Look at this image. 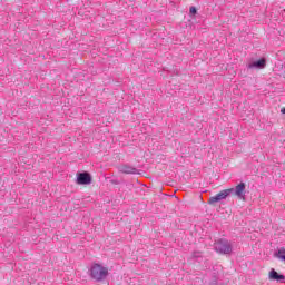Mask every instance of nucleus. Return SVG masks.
<instances>
[{"label":"nucleus","mask_w":285,"mask_h":285,"mask_svg":"<svg viewBox=\"0 0 285 285\" xmlns=\"http://www.w3.org/2000/svg\"><path fill=\"white\" fill-rule=\"evenodd\" d=\"M90 275L96 282H104V279L108 277V268L100 264H94L90 268Z\"/></svg>","instance_id":"1"},{"label":"nucleus","mask_w":285,"mask_h":285,"mask_svg":"<svg viewBox=\"0 0 285 285\" xmlns=\"http://www.w3.org/2000/svg\"><path fill=\"white\" fill-rule=\"evenodd\" d=\"M214 248L216 253H220V255H230L233 253V246L227 239H219L214 244Z\"/></svg>","instance_id":"2"},{"label":"nucleus","mask_w":285,"mask_h":285,"mask_svg":"<svg viewBox=\"0 0 285 285\" xmlns=\"http://www.w3.org/2000/svg\"><path fill=\"white\" fill-rule=\"evenodd\" d=\"M233 190H235V189L230 188V189L222 190L216 196L210 197L208 204H217V202H222L223 199H226V197H228V195H230V193H233Z\"/></svg>","instance_id":"3"},{"label":"nucleus","mask_w":285,"mask_h":285,"mask_svg":"<svg viewBox=\"0 0 285 285\" xmlns=\"http://www.w3.org/2000/svg\"><path fill=\"white\" fill-rule=\"evenodd\" d=\"M77 184L80 186H87L88 184H92V177L88 173H80L77 176Z\"/></svg>","instance_id":"4"},{"label":"nucleus","mask_w":285,"mask_h":285,"mask_svg":"<svg viewBox=\"0 0 285 285\" xmlns=\"http://www.w3.org/2000/svg\"><path fill=\"white\" fill-rule=\"evenodd\" d=\"M233 193H235L238 199H246V184L244 183L238 184L233 190Z\"/></svg>","instance_id":"5"},{"label":"nucleus","mask_w":285,"mask_h":285,"mask_svg":"<svg viewBox=\"0 0 285 285\" xmlns=\"http://www.w3.org/2000/svg\"><path fill=\"white\" fill-rule=\"evenodd\" d=\"M247 68H248V70H253V69L264 70V68H266V59L262 58L257 61H254V62L247 65Z\"/></svg>","instance_id":"6"},{"label":"nucleus","mask_w":285,"mask_h":285,"mask_svg":"<svg viewBox=\"0 0 285 285\" xmlns=\"http://www.w3.org/2000/svg\"><path fill=\"white\" fill-rule=\"evenodd\" d=\"M268 277L272 282H281V284H284L285 276L277 273V271H275L273 268L269 271Z\"/></svg>","instance_id":"7"},{"label":"nucleus","mask_w":285,"mask_h":285,"mask_svg":"<svg viewBox=\"0 0 285 285\" xmlns=\"http://www.w3.org/2000/svg\"><path fill=\"white\" fill-rule=\"evenodd\" d=\"M120 173H124L125 175H137L139 169L129 165H124L120 167Z\"/></svg>","instance_id":"8"},{"label":"nucleus","mask_w":285,"mask_h":285,"mask_svg":"<svg viewBox=\"0 0 285 285\" xmlns=\"http://www.w3.org/2000/svg\"><path fill=\"white\" fill-rule=\"evenodd\" d=\"M276 257L278 259H281L282 262H285V248L284 247L278 249V252L276 254Z\"/></svg>","instance_id":"9"},{"label":"nucleus","mask_w":285,"mask_h":285,"mask_svg":"<svg viewBox=\"0 0 285 285\" xmlns=\"http://www.w3.org/2000/svg\"><path fill=\"white\" fill-rule=\"evenodd\" d=\"M189 12L190 14H197V9L195 7H190Z\"/></svg>","instance_id":"10"},{"label":"nucleus","mask_w":285,"mask_h":285,"mask_svg":"<svg viewBox=\"0 0 285 285\" xmlns=\"http://www.w3.org/2000/svg\"><path fill=\"white\" fill-rule=\"evenodd\" d=\"M282 115H285V108L281 109Z\"/></svg>","instance_id":"11"}]
</instances>
